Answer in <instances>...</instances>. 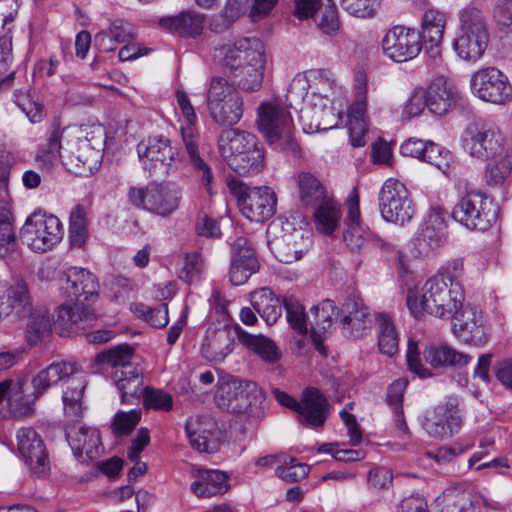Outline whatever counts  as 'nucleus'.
Masks as SVG:
<instances>
[{"instance_id": "1", "label": "nucleus", "mask_w": 512, "mask_h": 512, "mask_svg": "<svg viewBox=\"0 0 512 512\" xmlns=\"http://www.w3.org/2000/svg\"><path fill=\"white\" fill-rule=\"evenodd\" d=\"M336 82L324 71H311L308 75L293 78L286 94L289 107L300 109V119L305 133L326 131L338 126L340 113L330 106V96L334 94Z\"/></svg>"}, {"instance_id": "2", "label": "nucleus", "mask_w": 512, "mask_h": 512, "mask_svg": "<svg viewBox=\"0 0 512 512\" xmlns=\"http://www.w3.org/2000/svg\"><path fill=\"white\" fill-rule=\"evenodd\" d=\"M74 305L63 304L56 310L55 326L61 336L80 334L92 327L97 315L91 305L98 299L99 284L96 277L86 269L71 268L66 273L61 287Z\"/></svg>"}, {"instance_id": "3", "label": "nucleus", "mask_w": 512, "mask_h": 512, "mask_svg": "<svg viewBox=\"0 0 512 512\" xmlns=\"http://www.w3.org/2000/svg\"><path fill=\"white\" fill-rule=\"evenodd\" d=\"M465 295L461 283H446L443 277L429 278L420 290L409 289L406 304L415 318L429 314L451 319L463 308Z\"/></svg>"}, {"instance_id": "4", "label": "nucleus", "mask_w": 512, "mask_h": 512, "mask_svg": "<svg viewBox=\"0 0 512 512\" xmlns=\"http://www.w3.org/2000/svg\"><path fill=\"white\" fill-rule=\"evenodd\" d=\"M81 370L76 362H54L32 378L35 399L60 381L66 382L62 400L65 415L76 421L83 415L82 397L86 382L82 377H74Z\"/></svg>"}, {"instance_id": "5", "label": "nucleus", "mask_w": 512, "mask_h": 512, "mask_svg": "<svg viewBox=\"0 0 512 512\" xmlns=\"http://www.w3.org/2000/svg\"><path fill=\"white\" fill-rule=\"evenodd\" d=\"M258 127L275 150L300 156L293 120L286 107L271 102L262 104L258 110Z\"/></svg>"}, {"instance_id": "6", "label": "nucleus", "mask_w": 512, "mask_h": 512, "mask_svg": "<svg viewBox=\"0 0 512 512\" xmlns=\"http://www.w3.org/2000/svg\"><path fill=\"white\" fill-rule=\"evenodd\" d=\"M489 43V26L483 12L475 7L464 8L459 15V29L453 47L457 55L475 62L480 59Z\"/></svg>"}, {"instance_id": "7", "label": "nucleus", "mask_w": 512, "mask_h": 512, "mask_svg": "<svg viewBox=\"0 0 512 512\" xmlns=\"http://www.w3.org/2000/svg\"><path fill=\"white\" fill-rule=\"evenodd\" d=\"M104 130L94 126L83 138L67 141L61 154L62 164L77 176L87 177L96 171L102 160Z\"/></svg>"}, {"instance_id": "8", "label": "nucleus", "mask_w": 512, "mask_h": 512, "mask_svg": "<svg viewBox=\"0 0 512 512\" xmlns=\"http://www.w3.org/2000/svg\"><path fill=\"white\" fill-rule=\"evenodd\" d=\"M268 245L283 263L300 260L312 244V234L307 228L295 227L290 219L278 218L267 228Z\"/></svg>"}, {"instance_id": "9", "label": "nucleus", "mask_w": 512, "mask_h": 512, "mask_svg": "<svg viewBox=\"0 0 512 512\" xmlns=\"http://www.w3.org/2000/svg\"><path fill=\"white\" fill-rule=\"evenodd\" d=\"M209 115L223 126L237 124L243 115V99L234 87L222 77H213L206 95Z\"/></svg>"}, {"instance_id": "10", "label": "nucleus", "mask_w": 512, "mask_h": 512, "mask_svg": "<svg viewBox=\"0 0 512 512\" xmlns=\"http://www.w3.org/2000/svg\"><path fill=\"white\" fill-rule=\"evenodd\" d=\"M128 199L136 208L167 217L179 208L182 190L172 182L149 183L145 187L129 188Z\"/></svg>"}, {"instance_id": "11", "label": "nucleus", "mask_w": 512, "mask_h": 512, "mask_svg": "<svg viewBox=\"0 0 512 512\" xmlns=\"http://www.w3.org/2000/svg\"><path fill=\"white\" fill-rule=\"evenodd\" d=\"M498 208L486 195L470 192L452 210V217L469 230L486 231L496 221Z\"/></svg>"}, {"instance_id": "12", "label": "nucleus", "mask_w": 512, "mask_h": 512, "mask_svg": "<svg viewBox=\"0 0 512 512\" xmlns=\"http://www.w3.org/2000/svg\"><path fill=\"white\" fill-rule=\"evenodd\" d=\"M63 237V226L54 215L35 212L25 221L20 230V239L35 252H46Z\"/></svg>"}, {"instance_id": "13", "label": "nucleus", "mask_w": 512, "mask_h": 512, "mask_svg": "<svg viewBox=\"0 0 512 512\" xmlns=\"http://www.w3.org/2000/svg\"><path fill=\"white\" fill-rule=\"evenodd\" d=\"M379 208L387 222L405 225L415 214V206L406 186L398 179H387L379 193Z\"/></svg>"}, {"instance_id": "14", "label": "nucleus", "mask_w": 512, "mask_h": 512, "mask_svg": "<svg viewBox=\"0 0 512 512\" xmlns=\"http://www.w3.org/2000/svg\"><path fill=\"white\" fill-rule=\"evenodd\" d=\"M137 153L145 168H159L160 175L169 176L176 172L180 153L171 145V140L163 135H153L142 139L137 145Z\"/></svg>"}, {"instance_id": "15", "label": "nucleus", "mask_w": 512, "mask_h": 512, "mask_svg": "<svg viewBox=\"0 0 512 512\" xmlns=\"http://www.w3.org/2000/svg\"><path fill=\"white\" fill-rule=\"evenodd\" d=\"M462 147L471 157L484 161L506 147L504 137L493 124L473 123L466 127Z\"/></svg>"}, {"instance_id": "16", "label": "nucleus", "mask_w": 512, "mask_h": 512, "mask_svg": "<svg viewBox=\"0 0 512 512\" xmlns=\"http://www.w3.org/2000/svg\"><path fill=\"white\" fill-rule=\"evenodd\" d=\"M470 87L475 96L486 102L504 105L512 100V85L508 77L495 67L473 73Z\"/></svg>"}, {"instance_id": "17", "label": "nucleus", "mask_w": 512, "mask_h": 512, "mask_svg": "<svg viewBox=\"0 0 512 512\" xmlns=\"http://www.w3.org/2000/svg\"><path fill=\"white\" fill-rule=\"evenodd\" d=\"M422 47L420 32L402 25L390 28L382 39L383 54L397 63L414 59Z\"/></svg>"}, {"instance_id": "18", "label": "nucleus", "mask_w": 512, "mask_h": 512, "mask_svg": "<svg viewBox=\"0 0 512 512\" xmlns=\"http://www.w3.org/2000/svg\"><path fill=\"white\" fill-rule=\"evenodd\" d=\"M346 205V230L343 237L348 248L353 252H358L365 248L369 243H374L377 246H383V240L371 232L361 220L359 195L356 188H353L350 192Z\"/></svg>"}, {"instance_id": "19", "label": "nucleus", "mask_w": 512, "mask_h": 512, "mask_svg": "<svg viewBox=\"0 0 512 512\" xmlns=\"http://www.w3.org/2000/svg\"><path fill=\"white\" fill-rule=\"evenodd\" d=\"M459 402L456 398L438 404L424 417L422 426L433 438L445 439L452 437L461 428L462 417L459 412Z\"/></svg>"}, {"instance_id": "20", "label": "nucleus", "mask_w": 512, "mask_h": 512, "mask_svg": "<svg viewBox=\"0 0 512 512\" xmlns=\"http://www.w3.org/2000/svg\"><path fill=\"white\" fill-rule=\"evenodd\" d=\"M447 238V225L443 215L430 211L413 239V253L417 257H430L441 248Z\"/></svg>"}, {"instance_id": "21", "label": "nucleus", "mask_w": 512, "mask_h": 512, "mask_svg": "<svg viewBox=\"0 0 512 512\" xmlns=\"http://www.w3.org/2000/svg\"><path fill=\"white\" fill-rule=\"evenodd\" d=\"M17 449L29 470L38 477L49 471V460L41 436L31 427L18 430Z\"/></svg>"}, {"instance_id": "22", "label": "nucleus", "mask_w": 512, "mask_h": 512, "mask_svg": "<svg viewBox=\"0 0 512 512\" xmlns=\"http://www.w3.org/2000/svg\"><path fill=\"white\" fill-rule=\"evenodd\" d=\"M254 388L255 384L252 382L236 378L223 380L217 387L216 404L220 409L231 413H246L254 400Z\"/></svg>"}, {"instance_id": "23", "label": "nucleus", "mask_w": 512, "mask_h": 512, "mask_svg": "<svg viewBox=\"0 0 512 512\" xmlns=\"http://www.w3.org/2000/svg\"><path fill=\"white\" fill-rule=\"evenodd\" d=\"M454 317L453 331L458 340L475 347L488 343L490 333L480 311L467 306Z\"/></svg>"}, {"instance_id": "24", "label": "nucleus", "mask_w": 512, "mask_h": 512, "mask_svg": "<svg viewBox=\"0 0 512 512\" xmlns=\"http://www.w3.org/2000/svg\"><path fill=\"white\" fill-rule=\"evenodd\" d=\"M238 205L247 219L263 222L274 215L276 196L268 187L247 188L240 194Z\"/></svg>"}, {"instance_id": "25", "label": "nucleus", "mask_w": 512, "mask_h": 512, "mask_svg": "<svg viewBox=\"0 0 512 512\" xmlns=\"http://www.w3.org/2000/svg\"><path fill=\"white\" fill-rule=\"evenodd\" d=\"M191 447L199 452L214 453L220 445V430L210 416L190 417L185 425Z\"/></svg>"}, {"instance_id": "26", "label": "nucleus", "mask_w": 512, "mask_h": 512, "mask_svg": "<svg viewBox=\"0 0 512 512\" xmlns=\"http://www.w3.org/2000/svg\"><path fill=\"white\" fill-rule=\"evenodd\" d=\"M235 336V326L218 324L208 327L201 345L202 356L211 362H223L234 349Z\"/></svg>"}, {"instance_id": "27", "label": "nucleus", "mask_w": 512, "mask_h": 512, "mask_svg": "<svg viewBox=\"0 0 512 512\" xmlns=\"http://www.w3.org/2000/svg\"><path fill=\"white\" fill-rule=\"evenodd\" d=\"M296 413L299 423L317 429L326 422L330 414V404L319 389L306 388L301 395Z\"/></svg>"}, {"instance_id": "28", "label": "nucleus", "mask_w": 512, "mask_h": 512, "mask_svg": "<svg viewBox=\"0 0 512 512\" xmlns=\"http://www.w3.org/2000/svg\"><path fill=\"white\" fill-rule=\"evenodd\" d=\"M65 434L74 455L82 463H88L101 455L103 447L96 428L81 426L75 429L67 426Z\"/></svg>"}, {"instance_id": "29", "label": "nucleus", "mask_w": 512, "mask_h": 512, "mask_svg": "<svg viewBox=\"0 0 512 512\" xmlns=\"http://www.w3.org/2000/svg\"><path fill=\"white\" fill-rule=\"evenodd\" d=\"M206 16L194 10L182 11L177 15L158 19V26L178 37L196 39L202 35Z\"/></svg>"}, {"instance_id": "30", "label": "nucleus", "mask_w": 512, "mask_h": 512, "mask_svg": "<svg viewBox=\"0 0 512 512\" xmlns=\"http://www.w3.org/2000/svg\"><path fill=\"white\" fill-rule=\"evenodd\" d=\"M220 51L223 55V65L232 74L241 70L247 62L260 63V58L265 55L262 44L256 38L239 40L233 46H225Z\"/></svg>"}, {"instance_id": "31", "label": "nucleus", "mask_w": 512, "mask_h": 512, "mask_svg": "<svg viewBox=\"0 0 512 512\" xmlns=\"http://www.w3.org/2000/svg\"><path fill=\"white\" fill-rule=\"evenodd\" d=\"M344 314L342 329L353 338L362 337L372 327V315L368 306L362 300L347 299L341 308Z\"/></svg>"}, {"instance_id": "32", "label": "nucleus", "mask_w": 512, "mask_h": 512, "mask_svg": "<svg viewBox=\"0 0 512 512\" xmlns=\"http://www.w3.org/2000/svg\"><path fill=\"white\" fill-rule=\"evenodd\" d=\"M424 92L428 102V110L439 116L453 110L460 98L458 91L443 77L431 81Z\"/></svg>"}, {"instance_id": "33", "label": "nucleus", "mask_w": 512, "mask_h": 512, "mask_svg": "<svg viewBox=\"0 0 512 512\" xmlns=\"http://www.w3.org/2000/svg\"><path fill=\"white\" fill-rule=\"evenodd\" d=\"M338 314L334 301L323 300L320 304L313 306L308 315L309 330L315 349L323 356L327 355V349L323 343L322 334L326 333L332 325V319Z\"/></svg>"}, {"instance_id": "34", "label": "nucleus", "mask_w": 512, "mask_h": 512, "mask_svg": "<svg viewBox=\"0 0 512 512\" xmlns=\"http://www.w3.org/2000/svg\"><path fill=\"white\" fill-rule=\"evenodd\" d=\"M218 150L225 161L247 151L263 150V147L252 133L236 129H224L218 138Z\"/></svg>"}, {"instance_id": "35", "label": "nucleus", "mask_w": 512, "mask_h": 512, "mask_svg": "<svg viewBox=\"0 0 512 512\" xmlns=\"http://www.w3.org/2000/svg\"><path fill=\"white\" fill-rule=\"evenodd\" d=\"M446 26L445 14L437 9H428L422 16V31L420 32L422 46L424 45L432 57L440 54L438 50L442 43Z\"/></svg>"}, {"instance_id": "36", "label": "nucleus", "mask_w": 512, "mask_h": 512, "mask_svg": "<svg viewBox=\"0 0 512 512\" xmlns=\"http://www.w3.org/2000/svg\"><path fill=\"white\" fill-rule=\"evenodd\" d=\"M193 476L192 492L199 498H209L226 493L230 485L228 475L220 470L198 469Z\"/></svg>"}, {"instance_id": "37", "label": "nucleus", "mask_w": 512, "mask_h": 512, "mask_svg": "<svg viewBox=\"0 0 512 512\" xmlns=\"http://www.w3.org/2000/svg\"><path fill=\"white\" fill-rule=\"evenodd\" d=\"M182 140L189 165L196 176L200 179L206 191L212 195V182L214 180V175L211 167L200 155L198 138L193 135L190 129H182Z\"/></svg>"}, {"instance_id": "38", "label": "nucleus", "mask_w": 512, "mask_h": 512, "mask_svg": "<svg viewBox=\"0 0 512 512\" xmlns=\"http://www.w3.org/2000/svg\"><path fill=\"white\" fill-rule=\"evenodd\" d=\"M112 378L121 394V402L133 404L144 390L142 372L138 366H126V369L112 371Z\"/></svg>"}, {"instance_id": "39", "label": "nucleus", "mask_w": 512, "mask_h": 512, "mask_svg": "<svg viewBox=\"0 0 512 512\" xmlns=\"http://www.w3.org/2000/svg\"><path fill=\"white\" fill-rule=\"evenodd\" d=\"M426 363L434 368H463L472 361V356L447 344L429 345L423 351Z\"/></svg>"}, {"instance_id": "40", "label": "nucleus", "mask_w": 512, "mask_h": 512, "mask_svg": "<svg viewBox=\"0 0 512 512\" xmlns=\"http://www.w3.org/2000/svg\"><path fill=\"white\" fill-rule=\"evenodd\" d=\"M18 10L17 0H0V15L2 16V29L4 31V35L0 37V76L7 71L12 59V39L8 33L11 32L12 23Z\"/></svg>"}, {"instance_id": "41", "label": "nucleus", "mask_w": 512, "mask_h": 512, "mask_svg": "<svg viewBox=\"0 0 512 512\" xmlns=\"http://www.w3.org/2000/svg\"><path fill=\"white\" fill-rule=\"evenodd\" d=\"M235 331L239 342L245 348L258 355L263 361L275 363L280 359L281 354L270 338L262 334H250L243 330L238 324L235 325Z\"/></svg>"}, {"instance_id": "42", "label": "nucleus", "mask_w": 512, "mask_h": 512, "mask_svg": "<svg viewBox=\"0 0 512 512\" xmlns=\"http://www.w3.org/2000/svg\"><path fill=\"white\" fill-rule=\"evenodd\" d=\"M357 100L351 105L348 113V130L351 144L354 147H362L366 144V134L368 131L365 121L366 101L365 87H360Z\"/></svg>"}, {"instance_id": "43", "label": "nucleus", "mask_w": 512, "mask_h": 512, "mask_svg": "<svg viewBox=\"0 0 512 512\" xmlns=\"http://www.w3.org/2000/svg\"><path fill=\"white\" fill-rule=\"evenodd\" d=\"M10 197L5 186L0 190V257H5L16 248V236L12 223Z\"/></svg>"}, {"instance_id": "44", "label": "nucleus", "mask_w": 512, "mask_h": 512, "mask_svg": "<svg viewBox=\"0 0 512 512\" xmlns=\"http://www.w3.org/2000/svg\"><path fill=\"white\" fill-rule=\"evenodd\" d=\"M485 179L490 186L503 185L512 175V150L507 146L484 160Z\"/></svg>"}, {"instance_id": "45", "label": "nucleus", "mask_w": 512, "mask_h": 512, "mask_svg": "<svg viewBox=\"0 0 512 512\" xmlns=\"http://www.w3.org/2000/svg\"><path fill=\"white\" fill-rule=\"evenodd\" d=\"M250 302L268 325L275 324L282 315L280 299L267 287L253 291L250 294Z\"/></svg>"}, {"instance_id": "46", "label": "nucleus", "mask_w": 512, "mask_h": 512, "mask_svg": "<svg viewBox=\"0 0 512 512\" xmlns=\"http://www.w3.org/2000/svg\"><path fill=\"white\" fill-rule=\"evenodd\" d=\"M51 320L48 310L37 307L28 312V321L25 329V340L30 346L42 343L51 335Z\"/></svg>"}, {"instance_id": "47", "label": "nucleus", "mask_w": 512, "mask_h": 512, "mask_svg": "<svg viewBox=\"0 0 512 512\" xmlns=\"http://www.w3.org/2000/svg\"><path fill=\"white\" fill-rule=\"evenodd\" d=\"M298 199L302 206L316 207L328 196L321 182L309 172H301L297 178Z\"/></svg>"}, {"instance_id": "48", "label": "nucleus", "mask_w": 512, "mask_h": 512, "mask_svg": "<svg viewBox=\"0 0 512 512\" xmlns=\"http://www.w3.org/2000/svg\"><path fill=\"white\" fill-rule=\"evenodd\" d=\"M314 208L316 229L321 233L331 235L340 222L341 211L339 205L328 196Z\"/></svg>"}, {"instance_id": "49", "label": "nucleus", "mask_w": 512, "mask_h": 512, "mask_svg": "<svg viewBox=\"0 0 512 512\" xmlns=\"http://www.w3.org/2000/svg\"><path fill=\"white\" fill-rule=\"evenodd\" d=\"M378 321V347L382 354L394 356L399 350V338L389 316L381 314Z\"/></svg>"}, {"instance_id": "50", "label": "nucleus", "mask_w": 512, "mask_h": 512, "mask_svg": "<svg viewBox=\"0 0 512 512\" xmlns=\"http://www.w3.org/2000/svg\"><path fill=\"white\" fill-rule=\"evenodd\" d=\"M227 165L239 175H253L261 171L264 164V151L252 150L225 160Z\"/></svg>"}, {"instance_id": "51", "label": "nucleus", "mask_w": 512, "mask_h": 512, "mask_svg": "<svg viewBox=\"0 0 512 512\" xmlns=\"http://www.w3.org/2000/svg\"><path fill=\"white\" fill-rule=\"evenodd\" d=\"M265 55L260 58V63L256 61L247 62L241 70L234 73L235 78H239V85L246 91H257L261 88L264 77Z\"/></svg>"}, {"instance_id": "52", "label": "nucleus", "mask_w": 512, "mask_h": 512, "mask_svg": "<svg viewBox=\"0 0 512 512\" xmlns=\"http://www.w3.org/2000/svg\"><path fill=\"white\" fill-rule=\"evenodd\" d=\"M62 130L58 123H53L48 131L47 142L43 144L37 153V159L44 164H53L63 152L61 145Z\"/></svg>"}, {"instance_id": "53", "label": "nucleus", "mask_w": 512, "mask_h": 512, "mask_svg": "<svg viewBox=\"0 0 512 512\" xmlns=\"http://www.w3.org/2000/svg\"><path fill=\"white\" fill-rule=\"evenodd\" d=\"M133 356V349L129 345L124 344L97 354L96 361L110 365L113 371H115L126 369V366H137L132 362Z\"/></svg>"}, {"instance_id": "54", "label": "nucleus", "mask_w": 512, "mask_h": 512, "mask_svg": "<svg viewBox=\"0 0 512 512\" xmlns=\"http://www.w3.org/2000/svg\"><path fill=\"white\" fill-rule=\"evenodd\" d=\"M4 301L11 304V310L15 309L17 313L22 315L34 309L31 306L28 287L23 280H18L9 288L6 287Z\"/></svg>"}, {"instance_id": "55", "label": "nucleus", "mask_w": 512, "mask_h": 512, "mask_svg": "<svg viewBox=\"0 0 512 512\" xmlns=\"http://www.w3.org/2000/svg\"><path fill=\"white\" fill-rule=\"evenodd\" d=\"M134 313L157 328L165 327L168 322V306L167 304H159L157 307H150L143 303L135 304Z\"/></svg>"}, {"instance_id": "56", "label": "nucleus", "mask_w": 512, "mask_h": 512, "mask_svg": "<svg viewBox=\"0 0 512 512\" xmlns=\"http://www.w3.org/2000/svg\"><path fill=\"white\" fill-rule=\"evenodd\" d=\"M14 103L29 118L32 123H38L43 118V106L38 103L29 91L22 89L14 92Z\"/></svg>"}, {"instance_id": "57", "label": "nucleus", "mask_w": 512, "mask_h": 512, "mask_svg": "<svg viewBox=\"0 0 512 512\" xmlns=\"http://www.w3.org/2000/svg\"><path fill=\"white\" fill-rule=\"evenodd\" d=\"M284 307L291 327L300 334H306L309 331V323L302 304L295 298H286Z\"/></svg>"}, {"instance_id": "58", "label": "nucleus", "mask_w": 512, "mask_h": 512, "mask_svg": "<svg viewBox=\"0 0 512 512\" xmlns=\"http://www.w3.org/2000/svg\"><path fill=\"white\" fill-rule=\"evenodd\" d=\"M422 160L434 165L444 174H448L451 170L453 157L451 152L446 148L432 141H428V150L425 152Z\"/></svg>"}, {"instance_id": "59", "label": "nucleus", "mask_w": 512, "mask_h": 512, "mask_svg": "<svg viewBox=\"0 0 512 512\" xmlns=\"http://www.w3.org/2000/svg\"><path fill=\"white\" fill-rule=\"evenodd\" d=\"M275 473L282 480L293 483L308 475L309 466L304 463H297L295 458L289 457L283 461V464L276 469Z\"/></svg>"}, {"instance_id": "60", "label": "nucleus", "mask_w": 512, "mask_h": 512, "mask_svg": "<svg viewBox=\"0 0 512 512\" xmlns=\"http://www.w3.org/2000/svg\"><path fill=\"white\" fill-rule=\"evenodd\" d=\"M141 396L147 408L169 411L173 407L172 396L164 390L145 387Z\"/></svg>"}, {"instance_id": "61", "label": "nucleus", "mask_w": 512, "mask_h": 512, "mask_svg": "<svg viewBox=\"0 0 512 512\" xmlns=\"http://www.w3.org/2000/svg\"><path fill=\"white\" fill-rule=\"evenodd\" d=\"M232 259L239 260L240 263L250 265L252 268L260 267L255 249L251 242L245 237H238L233 243Z\"/></svg>"}, {"instance_id": "62", "label": "nucleus", "mask_w": 512, "mask_h": 512, "mask_svg": "<svg viewBox=\"0 0 512 512\" xmlns=\"http://www.w3.org/2000/svg\"><path fill=\"white\" fill-rule=\"evenodd\" d=\"M315 21L319 30L327 35H335L341 26L337 9L334 5L322 9Z\"/></svg>"}, {"instance_id": "63", "label": "nucleus", "mask_w": 512, "mask_h": 512, "mask_svg": "<svg viewBox=\"0 0 512 512\" xmlns=\"http://www.w3.org/2000/svg\"><path fill=\"white\" fill-rule=\"evenodd\" d=\"M141 413L137 410L129 412L119 411L114 416L111 428L114 434L124 435L129 434L139 423Z\"/></svg>"}, {"instance_id": "64", "label": "nucleus", "mask_w": 512, "mask_h": 512, "mask_svg": "<svg viewBox=\"0 0 512 512\" xmlns=\"http://www.w3.org/2000/svg\"><path fill=\"white\" fill-rule=\"evenodd\" d=\"M493 17L501 32H512V0L498 1L493 10Z\"/></svg>"}]
</instances>
